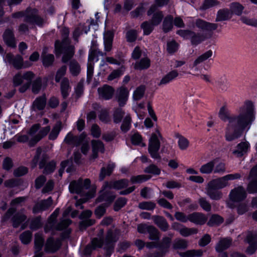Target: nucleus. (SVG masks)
<instances>
[{"label": "nucleus", "instance_id": "obj_1", "mask_svg": "<svg viewBox=\"0 0 257 257\" xmlns=\"http://www.w3.org/2000/svg\"><path fill=\"white\" fill-rule=\"evenodd\" d=\"M219 118L228 121L226 132V139L232 141L239 138L244 130H249L255 119V113L253 104L246 101L238 110L237 115H231L228 109L222 107L219 112Z\"/></svg>", "mask_w": 257, "mask_h": 257}, {"label": "nucleus", "instance_id": "obj_2", "mask_svg": "<svg viewBox=\"0 0 257 257\" xmlns=\"http://www.w3.org/2000/svg\"><path fill=\"white\" fill-rule=\"evenodd\" d=\"M90 184V181L89 179H86L83 181L82 180H79L77 181H74L70 183L69 189L70 191L73 193L81 194L82 196L84 194H86L85 197L81 198L76 203V206H78L81 205L82 203L85 202L88 199L93 197L95 194V190L92 189L87 192V190L88 189Z\"/></svg>", "mask_w": 257, "mask_h": 257}, {"label": "nucleus", "instance_id": "obj_3", "mask_svg": "<svg viewBox=\"0 0 257 257\" xmlns=\"http://www.w3.org/2000/svg\"><path fill=\"white\" fill-rule=\"evenodd\" d=\"M69 35V31L67 28L63 29V40L61 43L57 41L55 43V52L56 54H60L64 51V55L62 58L63 62H67L71 59L74 53V47L70 45L69 41L67 39Z\"/></svg>", "mask_w": 257, "mask_h": 257}, {"label": "nucleus", "instance_id": "obj_4", "mask_svg": "<svg viewBox=\"0 0 257 257\" xmlns=\"http://www.w3.org/2000/svg\"><path fill=\"white\" fill-rule=\"evenodd\" d=\"M34 77V73L31 71H28L23 74L18 73L14 77V85L16 86H20V91L24 92L30 87Z\"/></svg>", "mask_w": 257, "mask_h": 257}, {"label": "nucleus", "instance_id": "obj_5", "mask_svg": "<svg viewBox=\"0 0 257 257\" xmlns=\"http://www.w3.org/2000/svg\"><path fill=\"white\" fill-rule=\"evenodd\" d=\"M162 139V136L158 130L152 134L149 139L148 151L151 156L154 159H160L158 151L160 148L161 141Z\"/></svg>", "mask_w": 257, "mask_h": 257}, {"label": "nucleus", "instance_id": "obj_6", "mask_svg": "<svg viewBox=\"0 0 257 257\" xmlns=\"http://www.w3.org/2000/svg\"><path fill=\"white\" fill-rule=\"evenodd\" d=\"M241 175L239 173L230 174L223 177L213 179L210 181L208 186L213 187L217 189H222L229 185V181L239 179Z\"/></svg>", "mask_w": 257, "mask_h": 257}, {"label": "nucleus", "instance_id": "obj_7", "mask_svg": "<svg viewBox=\"0 0 257 257\" xmlns=\"http://www.w3.org/2000/svg\"><path fill=\"white\" fill-rule=\"evenodd\" d=\"M128 185V181L126 180H121L118 181L106 182L103 187L102 190V195L98 199V201L100 202L103 200H106V196L108 190L109 189L114 188L120 189L126 187Z\"/></svg>", "mask_w": 257, "mask_h": 257}, {"label": "nucleus", "instance_id": "obj_8", "mask_svg": "<svg viewBox=\"0 0 257 257\" xmlns=\"http://www.w3.org/2000/svg\"><path fill=\"white\" fill-rule=\"evenodd\" d=\"M6 61L13 64L14 66L17 68H27L32 66V64L29 61L23 62V58L20 55L16 56L13 58V56L11 54H7L5 58Z\"/></svg>", "mask_w": 257, "mask_h": 257}, {"label": "nucleus", "instance_id": "obj_9", "mask_svg": "<svg viewBox=\"0 0 257 257\" xmlns=\"http://www.w3.org/2000/svg\"><path fill=\"white\" fill-rule=\"evenodd\" d=\"M250 150V145L248 142L244 141L238 144L232 150V153L236 157H241L246 155Z\"/></svg>", "mask_w": 257, "mask_h": 257}, {"label": "nucleus", "instance_id": "obj_10", "mask_svg": "<svg viewBox=\"0 0 257 257\" xmlns=\"http://www.w3.org/2000/svg\"><path fill=\"white\" fill-rule=\"evenodd\" d=\"M229 197L231 201L239 202L246 197V192L242 187L238 186L230 191Z\"/></svg>", "mask_w": 257, "mask_h": 257}, {"label": "nucleus", "instance_id": "obj_11", "mask_svg": "<svg viewBox=\"0 0 257 257\" xmlns=\"http://www.w3.org/2000/svg\"><path fill=\"white\" fill-rule=\"evenodd\" d=\"M257 235L255 233H249L248 234L246 241L249 244L248 247L246 250V252L249 255L255 252L257 249Z\"/></svg>", "mask_w": 257, "mask_h": 257}, {"label": "nucleus", "instance_id": "obj_12", "mask_svg": "<svg viewBox=\"0 0 257 257\" xmlns=\"http://www.w3.org/2000/svg\"><path fill=\"white\" fill-rule=\"evenodd\" d=\"M98 53L100 55L103 56V53L101 52L98 51L97 50L91 51L90 52L88 56V64L87 65V79H90L93 75V65L91 63V61H97L98 59L95 58L97 53Z\"/></svg>", "mask_w": 257, "mask_h": 257}, {"label": "nucleus", "instance_id": "obj_13", "mask_svg": "<svg viewBox=\"0 0 257 257\" xmlns=\"http://www.w3.org/2000/svg\"><path fill=\"white\" fill-rule=\"evenodd\" d=\"M129 91L124 87H121L117 90L116 99L119 106H123L128 99Z\"/></svg>", "mask_w": 257, "mask_h": 257}, {"label": "nucleus", "instance_id": "obj_14", "mask_svg": "<svg viewBox=\"0 0 257 257\" xmlns=\"http://www.w3.org/2000/svg\"><path fill=\"white\" fill-rule=\"evenodd\" d=\"M61 245L60 239L55 241L52 237L49 238L45 245V250L48 252H54L57 250Z\"/></svg>", "mask_w": 257, "mask_h": 257}, {"label": "nucleus", "instance_id": "obj_15", "mask_svg": "<svg viewBox=\"0 0 257 257\" xmlns=\"http://www.w3.org/2000/svg\"><path fill=\"white\" fill-rule=\"evenodd\" d=\"M99 96L104 99H110L114 93V90L112 87L105 85L98 89Z\"/></svg>", "mask_w": 257, "mask_h": 257}, {"label": "nucleus", "instance_id": "obj_16", "mask_svg": "<svg viewBox=\"0 0 257 257\" xmlns=\"http://www.w3.org/2000/svg\"><path fill=\"white\" fill-rule=\"evenodd\" d=\"M113 34L111 31L104 33L103 36L104 50L108 52L111 51L112 46Z\"/></svg>", "mask_w": 257, "mask_h": 257}, {"label": "nucleus", "instance_id": "obj_17", "mask_svg": "<svg viewBox=\"0 0 257 257\" xmlns=\"http://www.w3.org/2000/svg\"><path fill=\"white\" fill-rule=\"evenodd\" d=\"M44 244V239L41 234H36L35 238V254L33 257H42L43 252H40Z\"/></svg>", "mask_w": 257, "mask_h": 257}, {"label": "nucleus", "instance_id": "obj_18", "mask_svg": "<svg viewBox=\"0 0 257 257\" xmlns=\"http://www.w3.org/2000/svg\"><path fill=\"white\" fill-rule=\"evenodd\" d=\"M189 219L196 224H203L207 220V218L202 213L195 212L189 215Z\"/></svg>", "mask_w": 257, "mask_h": 257}, {"label": "nucleus", "instance_id": "obj_19", "mask_svg": "<svg viewBox=\"0 0 257 257\" xmlns=\"http://www.w3.org/2000/svg\"><path fill=\"white\" fill-rule=\"evenodd\" d=\"M52 204V199L51 197H49L47 199L42 200L38 203L33 208V211L35 213L40 211L45 210L50 207Z\"/></svg>", "mask_w": 257, "mask_h": 257}, {"label": "nucleus", "instance_id": "obj_20", "mask_svg": "<svg viewBox=\"0 0 257 257\" xmlns=\"http://www.w3.org/2000/svg\"><path fill=\"white\" fill-rule=\"evenodd\" d=\"M232 240L230 238H223L220 239L215 246L217 252H222L227 249L231 244Z\"/></svg>", "mask_w": 257, "mask_h": 257}, {"label": "nucleus", "instance_id": "obj_21", "mask_svg": "<svg viewBox=\"0 0 257 257\" xmlns=\"http://www.w3.org/2000/svg\"><path fill=\"white\" fill-rule=\"evenodd\" d=\"M178 72L175 70L169 72L162 78L158 85L162 86L168 84L174 80L178 76Z\"/></svg>", "mask_w": 257, "mask_h": 257}, {"label": "nucleus", "instance_id": "obj_22", "mask_svg": "<svg viewBox=\"0 0 257 257\" xmlns=\"http://www.w3.org/2000/svg\"><path fill=\"white\" fill-rule=\"evenodd\" d=\"M196 25L198 28L205 31H212L217 28L216 24L209 23L202 20H197L196 22Z\"/></svg>", "mask_w": 257, "mask_h": 257}, {"label": "nucleus", "instance_id": "obj_23", "mask_svg": "<svg viewBox=\"0 0 257 257\" xmlns=\"http://www.w3.org/2000/svg\"><path fill=\"white\" fill-rule=\"evenodd\" d=\"M4 40L6 44L11 47H16L15 39L13 32L9 29L6 30L4 35Z\"/></svg>", "mask_w": 257, "mask_h": 257}, {"label": "nucleus", "instance_id": "obj_24", "mask_svg": "<svg viewBox=\"0 0 257 257\" xmlns=\"http://www.w3.org/2000/svg\"><path fill=\"white\" fill-rule=\"evenodd\" d=\"M213 187L208 186L206 188V194L212 200H219L222 196V193Z\"/></svg>", "mask_w": 257, "mask_h": 257}, {"label": "nucleus", "instance_id": "obj_25", "mask_svg": "<svg viewBox=\"0 0 257 257\" xmlns=\"http://www.w3.org/2000/svg\"><path fill=\"white\" fill-rule=\"evenodd\" d=\"M92 158L95 159L97 157L98 152H103L104 151V146L103 143L100 141H92Z\"/></svg>", "mask_w": 257, "mask_h": 257}, {"label": "nucleus", "instance_id": "obj_26", "mask_svg": "<svg viewBox=\"0 0 257 257\" xmlns=\"http://www.w3.org/2000/svg\"><path fill=\"white\" fill-rule=\"evenodd\" d=\"M217 163V160L215 159L201 166L199 171L202 174H210L213 171L215 164Z\"/></svg>", "mask_w": 257, "mask_h": 257}, {"label": "nucleus", "instance_id": "obj_27", "mask_svg": "<svg viewBox=\"0 0 257 257\" xmlns=\"http://www.w3.org/2000/svg\"><path fill=\"white\" fill-rule=\"evenodd\" d=\"M212 84L218 89L222 91H226L229 85L227 79L224 77H221L217 79Z\"/></svg>", "mask_w": 257, "mask_h": 257}, {"label": "nucleus", "instance_id": "obj_28", "mask_svg": "<svg viewBox=\"0 0 257 257\" xmlns=\"http://www.w3.org/2000/svg\"><path fill=\"white\" fill-rule=\"evenodd\" d=\"M153 220L155 223L162 230L166 231L169 227L165 219L160 216H154Z\"/></svg>", "mask_w": 257, "mask_h": 257}, {"label": "nucleus", "instance_id": "obj_29", "mask_svg": "<svg viewBox=\"0 0 257 257\" xmlns=\"http://www.w3.org/2000/svg\"><path fill=\"white\" fill-rule=\"evenodd\" d=\"M46 49L43 50L42 57L43 59V64L45 67H48L52 64L54 60V56L52 54H48L46 53Z\"/></svg>", "mask_w": 257, "mask_h": 257}, {"label": "nucleus", "instance_id": "obj_30", "mask_svg": "<svg viewBox=\"0 0 257 257\" xmlns=\"http://www.w3.org/2000/svg\"><path fill=\"white\" fill-rule=\"evenodd\" d=\"M213 52L211 50H208L200 56H199L194 62L193 67L196 66L197 65L204 62L212 57Z\"/></svg>", "mask_w": 257, "mask_h": 257}, {"label": "nucleus", "instance_id": "obj_31", "mask_svg": "<svg viewBox=\"0 0 257 257\" xmlns=\"http://www.w3.org/2000/svg\"><path fill=\"white\" fill-rule=\"evenodd\" d=\"M125 68L121 67L120 68L113 70L107 77L108 81H112L119 78L124 73Z\"/></svg>", "mask_w": 257, "mask_h": 257}, {"label": "nucleus", "instance_id": "obj_32", "mask_svg": "<svg viewBox=\"0 0 257 257\" xmlns=\"http://www.w3.org/2000/svg\"><path fill=\"white\" fill-rule=\"evenodd\" d=\"M50 130L49 126L43 128L32 139L31 143L35 144L39 141L42 138L46 136Z\"/></svg>", "mask_w": 257, "mask_h": 257}, {"label": "nucleus", "instance_id": "obj_33", "mask_svg": "<svg viewBox=\"0 0 257 257\" xmlns=\"http://www.w3.org/2000/svg\"><path fill=\"white\" fill-rule=\"evenodd\" d=\"M80 139V136L78 137H73L71 133H69L66 136L64 142L70 145L78 146L79 145Z\"/></svg>", "mask_w": 257, "mask_h": 257}, {"label": "nucleus", "instance_id": "obj_34", "mask_svg": "<svg viewBox=\"0 0 257 257\" xmlns=\"http://www.w3.org/2000/svg\"><path fill=\"white\" fill-rule=\"evenodd\" d=\"M232 13L228 10H222L218 11L216 20L218 21H225L231 17Z\"/></svg>", "mask_w": 257, "mask_h": 257}, {"label": "nucleus", "instance_id": "obj_35", "mask_svg": "<svg viewBox=\"0 0 257 257\" xmlns=\"http://www.w3.org/2000/svg\"><path fill=\"white\" fill-rule=\"evenodd\" d=\"M102 244V242L101 240L98 239L97 238H94L92 240L91 245L87 246L85 249V253L86 254H88L91 251L92 249L101 247Z\"/></svg>", "mask_w": 257, "mask_h": 257}, {"label": "nucleus", "instance_id": "obj_36", "mask_svg": "<svg viewBox=\"0 0 257 257\" xmlns=\"http://www.w3.org/2000/svg\"><path fill=\"white\" fill-rule=\"evenodd\" d=\"M150 66V61L147 58H145L141 60L140 61L136 63L135 68L136 69L142 70L147 69Z\"/></svg>", "mask_w": 257, "mask_h": 257}, {"label": "nucleus", "instance_id": "obj_37", "mask_svg": "<svg viewBox=\"0 0 257 257\" xmlns=\"http://www.w3.org/2000/svg\"><path fill=\"white\" fill-rule=\"evenodd\" d=\"M80 139H81L79 141V145H82L81 147V151L83 154H85L87 153L89 150V140L86 138V135L83 133L81 134Z\"/></svg>", "mask_w": 257, "mask_h": 257}, {"label": "nucleus", "instance_id": "obj_38", "mask_svg": "<svg viewBox=\"0 0 257 257\" xmlns=\"http://www.w3.org/2000/svg\"><path fill=\"white\" fill-rule=\"evenodd\" d=\"M46 104L45 96H41L37 98L33 102V107L35 109L39 110L43 109Z\"/></svg>", "mask_w": 257, "mask_h": 257}, {"label": "nucleus", "instance_id": "obj_39", "mask_svg": "<svg viewBox=\"0 0 257 257\" xmlns=\"http://www.w3.org/2000/svg\"><path fill=\"white\" fill-rule=\"evenodd\" d=\"M61 92L64 98L68 96L70 91L69 83L67 78H64L61 82Z\"/></svg>", "mask_w": 257, "mask_h": 257}, {"label": "nucleus", "instance_id": "obj_40", "mask_svg": "<svg viewBox=\"0 0 257 257\" xmlns=\"http://www.w3.org/2000/svg\"><path fill=\"white\" fill-rule=\"evenodd\" d=\"M182 257H195L200 256L202 254V251L200 249L198 250H190L184 252L179 253Z\"/></svg>", "mask_w": 257, "mask_h": 257}, {"label": "nucleus", "instance_id": "obj_41", "mask_svg": "<svg viewBox=\"0 0 257 257\" xmlns=\"http://www.w3.org/2000/svg\"><path fill=\"white\" fill-rule=\"evenodd\" d=\"M172 21V16H169L165 18L163 24V29L165 32H167L172 29L173 28Z\"/></svg>", "mask_w": 257, "mask_h": 257}, {"label": "nucleus", "instance_id": "obj_42", "mask_svg": "<svg viewBox=\"0 0 257 257\" xmlns=\"http://www.w3.org/2000/svg\"><path fill=\"white\" fill-rule=\"evenodd\" d=\"M206 39L204 35L196 34L192 32L190 38L191 42L193 45H197Z\"/></svg>", "mask_w": 257, "mask_h": 257}, {"label": "nucleus", "instance_id": "obj_43", "mask_svg": "<svg viewBox=\"0 0 257 257\" xmlns=\"http://www.w3.org/2000/svg\"><path fill=\"white\" fill-rule=\"evenodd\" d=\"M114 167H115L114 164L113 163H109L106 169H105V168H102L100 174V176H99L100 179L103 180L105 176L109 175L111 174V173L112 172Z\"/></svg>", "mask_w": 257, "mask_h": 257}, {"label": "nucleus", "instance_id": "obj_44", "mask_svg": "<svg viewBox=\"0 0 257 257\" xmlns=\"http://www.w3.org/2000/svg\"><path fill=\"white\" fill-rule=\"evenodd\" d=\"M213 172L214 173H218L221 175L225 173L226 172L225 164L217 160V163L215 165Z\"/></svg>", "mask_w": 257, "mask_h": 257}, {"label": "nucleus", "instance_id": "obj_45", "mask_svg": "<svg viewBox=\"0 0 257 257\" xmlns=\"http://www.w3.org/2000/svg\"><path fill=\"white\" fill-rule=\"evenodd\" d=\"M180 234L183 236H188L197 232V229L193 228H187L185 226H182L179 230Z\"/></svg>", "mask_w": 257, "mask_h": 257}, {"label": "nucleus", "instance_id": "obj_46", "mask_svg": "<svg viewBox=\"0 0 257 257\" xmlns=\"http://www.w3.org/2000/svg\"><path fill=\"white\" fill-rule=\"evenodd\" d=\"M69 69L70 73L74 76L77 75L80 73L81 70L80 65L75 61L71 62Z\"/></svg>", "mask_w": 257, "mask_h": 257}, {"label": "nucleus", "instance_id": "obj_47", "mask_svg": "<svg viewBox=\"0 0 257 257\" xmlns=\"http://www.w3.org/2000/svg\"><path fill=\"white\" fill-rule=\"evenodd\" d=\"M230 8L231 11V13L234 14L236 15H240L242 10H243V7L237 3L231 4Z\"/></svg>", "mask_w": 257, "mask_h": 257}, {"label": "nucleus", "instance_id": "obj_48", "mask_svg": "<svg viewBox=\"0 0 257 257\" xmlns=\"http://www.w3.org/2000/svg\"><path fill=\"white\" fill-rule=\"evenodd\" d=\"M178 145L180 150H186L189 146V142L185 137L180 136L178 138Z\"/></svg>", "mask_w": 257, "mask_h": 257}, {"label": "nucleus", "instance_id": "obj_49", "mask_svg": "<svg viewBox=\"0 0 257 257\" xmlns=\"http://www.w3.org/2000/svg\"><path fill=\"white\" fill-rule=\"evenodd\" d=\"M61 130V123H57L53 127L52 131L51 132L49 138L50 140H55L57 138L60 131Z\"/></svg>", "mask_w": 257, "mask_h": 257}, {"label": "nucleus", "instance_id": "obj_50", "mask_svg": "<svg viewBox=\"0 0 257 257\" xmlns=\"http://www.w3.org/2000/svg\"><path fill=\"white\" fill-rule=\"evenodd\" d=\"M188 243L184 239H176L173 243V247L175 249H184L187 247Z\"/></svg>", "mask_w": 257, "mask_h": 257}, {"label": "nucleus", "instance_id": "obj_51", "mask_svg": "<svg viewBox=\"0 0 257 257\" xmlns=\"http://www.w3.org/2000/svg\"><path fill=\"white\" fill-rule=\"evenodd\" d=\"M150 178V176L146 175H141L137 176H133L131 180L133 183H141Z\"/></svg>", "mask_w": 257, "mask_h": 257}, {"label": "nucleus", "instance_id": "obj_52", "mask_svg": "<svg viewBox=\"0 0 257 257\" xmlns=\"http://www.w3.org/2000/svg\"><path fill=\"white\" fill-rule=\"evenodd\" d=\"M131 118L129 115H126L122 122L121 130L123 132H126L130 128Z\"/></svg>", "mask_w": 257, "mask_h": 257}, {"label": "nucleus", "instance_id": "obj_53", "mask_svg": "<svg viewBox=\"0 0 257 257\" xmlns=\"http://www.w3.org/2000/svg\"><path fill=\"white\" fill-rule=\"evenodd\" d=\"M163 17V15L162 12L156 13L154 15L151 23L154 27L158 25L162 21Z\"/></svg>", "mask_w": 257, "mask_h": 257}, {"label": "nucleus", "instance_id": "obj_54", "mask_svg": "<svg viewBox=\"0 0 257 257\" xmlns=\"http://www.w3.org/2000/svg\"><path fill=\"white\" fill-rule=\"evenodd\" d=\"M223 222V219L217 215H213L210 218L208 224L210 226L218 225Z\"/></svg>", "mask_w": 257, "mask_h": 257}, {"label": "nucleus", "instance_id": "obj_55", "mask_svg": "<svg viewBox=\"0 0 257 257\" xmlns=\"http://www.w3.org/2000/svg\"><path fill=\"white\" fill-rule=\"evenodd\" d=\"M132 143L136 145H139L142 147L145 146V144L143 142L141 136L138 134H135L132 137Z\"/></svg>", "mask_w": 257, "mask_h": 257}, {"label": "nucleus", "instance_id": "obj_56", "mask_svg": "<svg viewBox=\"0 0 257 257\" xmlns=\"http://www.w3.org/2000/svg\"><path fill=\"white\" fill-rule=\"evenodd\" d=\"M156 206V204L152 202H143L139 204V207L141 209L152 210Z\"/></svg>", "mask_w": 257, "mask_h": 257}, {"label": "nucleus", "instance_id": "obj_57", "mask_svg": "<svg viewBox=\"0 0 257 257\" xmlns=\"http://www.w3.org/2000/svg\"><path fill=\"white\" fill-rule=\"evenodd\" d=\"M26 21L35 24L39 26H42L44 23V21L42 19L36 15L27 17Z\"/></svg>", "mask_w": 257, "mask_h": 257}, {"label": "nucleus", "instance_id": "obj_58", "mask_svg": "<svg viewBox=\"0 0 257 257\" xmlns=\"http://www.w3.org/2000/svg\"><path fill=\"white\" fill-rule=\"evenodd\" d=\"M154 27L152 24L148 22H144L141 25V28L143 30L144 34L146 35H149L152 32Z\"/></svg>", "mask_w": 257, "mask_h": 257}, {"label": "nucleus", "instance_id": "obj_59", "mask_svg": "<svg viewBox=\"0 0 257 257\" xmlns=\"http://www.w3.org/2000/svg\"><path fill=\"white\" fill-rule=\"evenodd\" d=\"M250 182L247 186V191L250 193L257 192V179H249Z\"/></svg>", "mask_w": 257, "mask_h": 257}, {"label": "nucleus", "instance_id": "obj_60", "mask_svg": "<svg viewBox=\"0 0 257 257\" xmlns=\"http://www.w3.org/2000/svg\"><path fill=\"white\" fill-rule=\"evenodd\" d=\"M237 213L239 215H242L249 210V206L245 203H240L236 207Z\"/></svg>", "mask_w": 257, "mask_h": 257}, {"label": "nucleus", "instance_id": "obj_61", "mask_svg": "<svg viewBox=\"0 0 257 257\" xmlns=\"http://www.w3.org/2000/svg\"><path fill=\"white\" fill-rule=\"evenodd\" d=\"M124 114V112L121 108H117L115 110L113 114L114 121L115 123L120 122L122 116Z\"/></svg>", "mask_w": 257, "mask_h": 257}, {"label": "nucleus", "instance_id": "obj_62", "mask_svg": "<svg viewBox=\"0 0 257 257\" xmlns=\"http://www.w3.org/2000/svg\"><path fill=\"white\" fill-rule=\"evenodd\" d=\"M145 91V88L143 86L138 87L134 92L133 97L134 99L138 100L140 99L144 95Z\"/></svg>", "mask_w": 257, "mask_h": 257}, {"label": "nucleus", "instance_id": "obj_63", "mask_svg": "<svg viewBox=\"0 0 257 257\" xmlns=\"http://www.w3.org/2000/svg\"><path fill=\"white\" fill-rule=\"evenodd\" d=\"M26 219V216L22 214H18L13 218V226L17 227L23 221Z\"/></svg>", "mask_w": 257, "mask_h": 257}, {"label": "nucleus", "instance_id": "obj_64", "mask_svg": "<svg viewBox=\"0 0 257 257\" xmlns=\"http://www.w3.org/2000/svg\"><path fill=\"white\" fill-rule=\"evenodd\" d=\"M32 233L30 231H27L23 233L20 236V239L22 243L27 244L31 241Z\"/></svg>", "mask_w": 257, "mask_h": 257}]
</instances>
